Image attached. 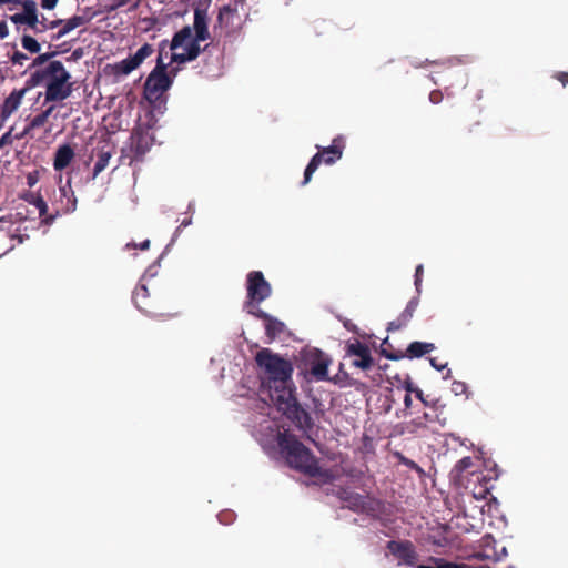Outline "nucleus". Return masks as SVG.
I'll return each instance as SVG.
<instances>
[{
    "mask_svg": "<svg viewBox=\"0 0 568 568\" xmlns=\"http://www.w3.org/2000/svg\"><path fill=\"white\" fill-rule=\"evenodd\" d=\"M255 363L262 372L260 393L267 395L277 410L296 428L303 433L312 430L313 418L296 397V387L292 378L294 372L292 362L270 348H262L255 354Z\"/></svg>",
    "mask_w": 568,
    "mask_h": 568,
    "instance_id": "obj_1",
    "label": "nucleus"
},
{
    "mask_svg": "<svg viewBox=\"0 0 568 568\" xmlns=\"http://www.w3.org/2000/svg\"><path fill=\"white\" fill-rule=\"evenodd\" d=\"M277 445L291 468L310 477L322 474L316 457L295 435L287 430L280 432L277 434Z\"/></svg>",
    "mask_w": 568,
    "mask_h": 568,
    "instance_id": "obj_2",
    "label": "nucleus"
},
{
    "mask_svg": "<svg viewBox=\"0 0 568 568\" xmlns=\"http://www.w3.org/2000/svg\"><path fill=\"white\" fill-rule=\"evenodd\" d=\"M69 78V72L60 61L49 62L44 69L37 70L31 77L36 84L47 83V101H62L71 94Z\"/></svg>",
    "mask_w": 568,
    "mask_h": 568,
    "instance_id": "obj_3",
    "label": "nucleus"
},
{
    "mask_svg": "<svg viewBox=\"0 0 568 568\" xmlns=\"http://www.w3.org/2000/svg\"><path fill=\"white\" fill-rule=\"evenodd\" d=\"M154 135L151 126L138 124L132 129L129 140L121 149L120 162L123 165L136 168L141 164L146 153L154 143Z\"/></svg>",
    "mask_w": 568,
    "mask_h": 568,
    "instance_id": "obj_4",
    "label": "nucleus"
},
{
    "mask_svg": "<svg viewBox=\"0 0 568 568\" xmlns=\"http://www.w3.org/2000/svg\"><path fill=\"white\" fill-rule=\"evenodd\" d=\"M212 3V0H197L194 7V20H193V30L194 38H192V28L190 26L183 27L180 31H178L170 43L171 50H176L186 41H196L197 44L200 42L206 41L211 38L209 31V8Z\"/></svg>",
    "mask_w": 568,
    "mask_h": 568,
    "instance_id": "obj_5",
    "label": "nucleus"
},
{
    "mask_svg": "<svg viewBox=\"0 0 568 568\" xmlns=\"http://www.w3.org/2000/svg\"><path fill=\"white\" fill-rule=\"evenodd\" d=\"M474 466L473 457L466 456L457 462L452 473L455 480L470 489L476 499H486L491 489L490 479L483 471L474 470Z\"/></svg>",
    "mask_w": 568,
    "mask_h": 568,
    "instance_id": "obj_6",
    "label": "nucleus"
},
{
    "mask_svg": "<svg viewBox=\"0 0 568 568\" xmlns=\"http://www.w3.org/2000/svg\"><path fill=\"white\" fill-rule=\"evenodd\" d=\"M71 142H65L55 151L53 158V169L58 173L59 193L62 202L61 211L67 213L71 203Z\"/></svg>",
    "mask_w": 568,
    "mask_h": 568,
    "instance_id": "obj_7",
    "label": "nucleus"
},
{
    "mask_svg": "<svg viewBox=\"0 0 568 568\" xmlns=\"http://www.w3.org/2000/svg\"><path fill=\"white\" fill-rule=\"evenodd\" d=\"M176 69L168 71V64L163 62L162 50L156 60L155 68L151 71L144 83L143 95L150 102L158 101L162 94L172 85V77H175Z\"/></svg>",
    "mask_w": 568,
    "mask_h": 568,
    "instance_id": "obj_8",
    "label": "nucleus"
},
{
    "mask_svg": "<svg viewBox=\"0 0 568 568\" xmlns=\"http://www.w3.org/2000/svg\"><path fill=\"white\" fill-rule=\"evenodd\" d=\"M318 152L313 155L311 161L308 162L305 171H304V180L302 181V185H306L311 179L313 173L318 169L322 163L327 165L334 164L338 161L345 149V140L342 135H338L333 139L332 144L329 146H320L316 145Z\"/></svg>",
    "mask_w": 568,
    "mask_h": 568,
    "instance_id": "obj_9",
    "label": "nucleus"
},
{
    "mask_svg": "<svg viewBox=\"0 0 568 568\" xmlns=\"http://www.w3.org/2000/svg\"><path fill=\"white\" fill-rule=\"evenodd\" d=\"M141 1L142 0H113L111 4L100 6L99 8L90 6L81 8V3H79L78 13L73 14V29L83 26L99 14H110L124 6H130L131 10H135L139 8Z\"/></svg>",
    "mask_w": 568,
    "mask_h": 568,
    "instance_id": "obj_10",
    "label": "nucleus"
},
{
    "mask_svg": "<svg viewBox=\"0 0 568 568\" xmlns=\"http://www.w3.org/2000/svg\"><path fill=\"white\" fill-rule=\"evenodd\" d=\"M246 292L245 307L256 310L260 303L271 296L272 287L261 271H251L246 276Z\"/></svg>",
    "mask_w": 568,
    "mask_h": 568,
    "instance_id": "obj_11",
    "label": "nucleus"
},
{
    "mask_svg": "<svg viewBox=\"0 0 568 568\" xmlns=\"http://www.w3.org/2000/svg\"><path fill=\"white\" fill-rule=\"evenodd\" d=\"M341 499L345 503V507L354 513L375 516L381 510V501L369 495L344 491Z\"/></svg>",
    "mask_w": 568,
    "mask_h": 568,
    "instance_id": "obj_12",
    "label": "nucleus"
},
{
    "mask_svg": "<svg viewBox=\"0 0 568 568\" xmlns=\"http://www.w3.org/2000/svg\"><path fill=\"white\" fill-rule=\"evenodd\" d=\"M306 373L311 375L314 381H329L328 366L331 358L320 349L310 351L305 355Z\"/></svg>",
    "mask_w": 568,
    "mask_h": 568,
    "instance_id": "obj_13",
    "label": "nucleus"
},
{
    "mask_svg": "<svg viewBox=\"0 0 568 568\" xmlns=\"http://www.w3.org/2000/svg\"><path fill=\"white\" fill-rule=\"evenodd\" d=\"M237 18V8L233 4H224L219 9L213 27L215 37H230L234 33V20Z\"/></svg>",
    "mask_w": 568,
    "mask_h": 568,
    "instance_id": "obj_14",
    "label": "nucleus"
},
{
    "mask_svg": "<svg viewBox=\"0 0 568 568\" xmlns=\"http://www.w3.org/2000/svg\"><path fill=\"white\" fill-rule=\"evenodd\" d=\"M387 549L400 562L407 566H415L418 560V554L415 546L409 540H390L387 542Z\"/></svg>",
    "mask_w": 568,
    "mask_h": 568,
    "instance_id": "obj_15",
    "label": "nucleus"
},
{
    "mask_svg": "<svg viewBox=\"0 0 568 568\" xmlns=\"http://www.w3.org/2000/svg\"><path fill=\"white\" fill-rule=\"evenodd\" d=\"M346 354L358 357V359L353 361V366L355 367L365 371L373 366V357L369 347L357 339L346 345Z\"/></svg>",
    "mask_w": 568,
    "mask_h": 568,
    "instance_id": "obj_16",
    "label": "nucleus"
},
{
    "mask_svg": "<svg viewBox=\"0 0 568 568\" xmlns=\"http://www.w3.org/2000/svg\"><path fill=\"white\" fill-rule=\"evenodd\" d=\"M250 314L265 322V334L272 342L285 331V324L261 308L248 310Z\"/></svg>",
    "mask_w": 568,
    "mask_h": 568,
    "instance_id": "obj_17",
    "label": "nucleus"
},
{
    "mask_svg": "<svg viewBox=\"0 0 568 568\" xmlns=\"http://www.w3.org/2000/svg\"><path fill=\"white\" fill-rule=\"evenodd\" d=\"M63 109H69V108L65 104L49 106L45 111H43L40 114L32 118L29 121V123L26 125L23 131L17 135V138L20 139V138H24L27 135L33 136L32 131L34 129L41 128L45 123H48L54 110H63Z\"/></svg>",
    "mask_w": 568,
    "mask_h": 568,
    "instance_id": "obj_18",
    "label": "nucleus"
},
{
    "mask_svg": "<svg viewBox=\"0 0 568 568\" xmlns=\"http://www.w3.org/2000/svg\"><path fill=\"white\" fill-rule=\"evenodd\" d=\"M419 304L418 297H413L404 308V311L392 322L388 323L387 331L394 332L399 331L404 327H406L412 318L414 317V314L417 310V306Z\"/></svg>",
    "mask_w": 568,
    "mask_h": 568,
    "instance_id": "obj_19",
    "label": "nucleus"
},
{
    "mask_svg": "<svg viewBox=\"0 0 568 568\" xmlns=\"http://www.w3.org/2000/svg\"><path fill=\"white\" fill-rule=\"evenodd\" d=\"M150 294L145 285H139L135 287L132 294V300L135 306L149 316H158L159 313L153 310L152 304L149 301Z\"/></svg>",
    "mask_w": 568,
    "mask_h": 568,
    "instance_id": "obj_20",
    "label": "nucleus"
},
{
    "mask_svg": "<svg viewBox=\"0 0 568 568\" xmlns=\"http://www.w3.org/2000/svg\"><path fill=\"white\" fill-rule=\"evenodd\" d=\"M61 23H62V28L54 36H52V40L60 39L63 34L71 31V19L52 20L50 22H48L47 19L39 20V27L37 29H32V31L36 34H38V33L44 32L47 29H54Z\"/></svg>",
    "mask_w": 568,
    "mask_h": 568,
    "instance_id": "obj_21",
    "label": "nucleus"
},
{
    "mask_svg": "<svg viewBox=\"0 0 568 568\" xmlns=\"http://www.w3.org/2000/svg\"><path fill=\"white\" fill-rule=\"evenodd\" d=\"M201 47L196 41H189L184 47V52H173L171 55V62L185 63L195 60L201 53Z\"/></svg>",
    "mask_w": 568,
    "mask_h": 568,
    "instance_id": "obj_22",
    "label": "nucleus"
},
{
    "mask_svg": "<svg viewBox=\"0 0 568 568\" xmlns=\"http://www.w3.org/2000/svg\"><path fill=\"white\" fill-rule=\"evenodd\" d=\"M435 349V345L433 343L427 342H412L408 347L406 348V352L403 353L405 357L413 359V358H419L432 351Z\"/></svg>",
    "mask_w": 568,
    "mask_h": 568,
    "instance_id": "obj_23",
    "label": "nucleus"
},
{
    "mask_svg": "<svg viewBox=\"0 0 568 568\" xmlns=\"http://www.w3.org/2000/svg\"><path fill=\"white\" fill-rule=\"evenodd\" d=\"M112 148L109 144H103L97 150V161L93 166V178L102 172L109 164L111 159Z\"/></svg>",
    "mask_w": 568,
    "mask_h": 568,
    "instance_id": "obj_24",
    "label": "nucleus"
},
{
    "mask_svg": "<svg viewBox=\"0 0 568 568\" xmlns=\"http://www.w3.org/2000/svg\"><path fill=\"white\" fill-rule=\"evenodd\" d=\"M136 68L138 67L132 61L131 57L118 63L106 65V69L110 70V74L114 75L115 78L128 75Z\"/></svg>",
    "mask_w": 568,
    "mask_h": 568,
    "instance_id": "obj_25",
    "label": "nucleus"
},
{
    "mask_svg": "<svg viewBox=\"0 0 568 568\" xmlns=\"http://www.w3.org/2000/svg\"><path fill=\"white\" fill-rule=\"evenodd\" d=\"M12 23L17 26V29L20 30L22 26H26L29 29H37L39 27V19L31 18L22 12L14 13L10 17Z\"/></svg>",
    "mask_w": 568,
    "mask_h": 568,
    "instance_id": "obj_26",
    "label": "nucleus"
},
{
    "mask_svg": "<svg viewBox=\"0 0 568 568\" xmlns=\"http://www.w3.org/2000/svg\"><path fill=\"white\" fill-rule=\"evenodd\" d=\"M14 237L7 230H0V257L13 250Z\"/></svg>",
    "mask_w": 568,
    "mask_h": 568,
    "instance_id": "obj_27",
    "label": "nucleus"
},
{
    "mask_svg": "<svg viewBox=\"0 0 568 568\" xmlns=\"http://www.w3.org/2000/svg\"><path fill=\"white\" fill-rule=\"evenodd\" d=\"M430 561L434 562V566L418 565L417 568H469L465 564H457V562H453V561H447V560H445L443 558L432 557Z\"/></svg>",
    "mask_w": 568,
    "mask_h": 568,
    "instance_id": "obj_28",
    "label": "nucleus"
},
{
    "mask_svg": "<svg viewBox=\"0 0 568 568\" xmlns=\"http://www.w3.org/2000/svg\"><path fill=\"white\" fill-rule=\"evenodd\" d=\"M485 540V549L481 550V551H477L473 555L474 558L476 559H490L494 561V546H490V542H493L494 545L496 544V541L491 538V536H486L484 538Z\"/></svg>",
    "mask_w": 568,
    "mask_h": 568,
    "instance_id": "obj_29",
    "label": "nucleus"
},
{
    "mask_svg": "<svg viewBox=\"0 0 568 568\" xmlns=\"http://www.w3.org/2000/svg\"><path fill=\"white\" fill-rule=\"evenodd\" d=\"M153 47L144 43L132 57V61L139 68L141 63L153 53Z\"/></svg>",
    "mask_w": 568,
    "mask_h": 568,
    "instance_id": "obj_30",
    "label": "nucleus"
},
{
    "mask_svg": "<svg viewBox=\"0 0 568 568\" xmlns=\"http://www.w3.org/2000/svg\"><path fill=\"white\" fill-rule=\"evenodd\" d=\"M21 94L12 92L4 101L2 113L3 115L12 113L20 104Z\"/></svg>",
    "mask_w": 568,
    "mask_h": 568,
    "instance_id": "obj_31",
    "label": "nucleus"
},
{
    "mask_svg": "<svg viewBox=\"0 0 568 568\" xmlns=\"http://www.w3.org/2000/svg\"><path fill=\"white\" fill-rule=\"evenodd\" d=\"M21 45L30 53H38L41 49L40 43L31 36L23 34L21 38Z\"/></svg>",
    "mask_w": 568,
    "mask_h": 568,
    "instance_id": "obj_32",
    "label": "nucleus"
},
{
    "mask_svg": "<svg viewBox=\"0 0 568 568\" xmlns=\"http://www.w3.org/2000/svg\"><path fill=\"white\" fill-rule=\"evenodd\" d=\"M69 109H63V110H54L51 118H53V121H51V125H50V131L51 130H54L57 129L58 131H62L64 129L63 125H60V119H65L69 114V111L71 110L70 106H68Z\"/></svg>",
    "mask_w": 568,
    "mask_h": 568,
    "instance_id": "obj_33",
    "label": "nucleus"
},
{
    "mask_svg": "<svg viewBox=\"0 0 568 568\" xmlns=\"http://www.w3.org/2000/svg\"><path fill=\"white\" fill-rule=\"evenodd\" d=\"M386 344H387V339H385L382 344L381 354L383 356H385L386 358L392 359V361H398V359H402L405 357V355L400 351H389V349L385 348L384 345H386Z\"/></svg>",
    "mask_w": 568,
    "mask_h": 568,
    "instance_id": "obj_34",
    "label": "nucleus"
},
{
    "mask_svg": "<svg viewBox=\"0 0 568 568\" xmlns=\"http://www.w3.org/2000/svg\"><path fill=\"white\" fill-rule=\"evenodd\" d=\"M398 459H399V463L404 466H406L407 468L412 469V470H415L416 473H418L420 476L424 475V470L423 468L417 464L415 463L414 460L405 457L404 455H398Z\"/></svg>",
    "mask_w": 568,
    "mask_h": 568,
    "instance_id": "obj_35",
    "label": "nucleus"
},
{
    "mask_svg": "<svg viewBox=\"0 0 568 568\" xmlns=\"http://www.w3.org/2000/svg\"><path fill=\"white\" fill-rule=\"evenodd\" d=\"M22 4L23 11L22 13L31 17V18H38L37 14V4L33 0H24L20 2Z\"/></svg>",
    "mask_w": 568,
    "mask_h": 568,
    "instance_id": "obj_36",
    "label": "nucleus"
},
{
    "mask_svg": "<svg viewBox=\"0 0 568 568\" xmlns=\"http://www.w3.org/2000/svg\"><path fill=\"white\" fill-rule=\"evenodd\" d=\"M57 54V52H50V53H43V54H40L38 55L31 67H38V65H42L44 64L45 62H48L51 58H53L54 55Z\"/></svg>",
    "mask_w": 568,
    "mask_h": 568,
    "instance_id": "obj_37",
    "label": "nucleus"
},
{
    "mask_svg": "<svg viewBox=\"0 0 568 568\" xmlns=\"http://www.w3.org/2000/svg\"><path fill=\"white\" fill-rule=\"evenodd\" d=\"M28 60V55L23 52H20V51H14L12 57H11V62L13 64H19V65H23V62Z\"/></svg>",
    "mask_w": 568,
    "mask_h": 568,
    "instance_id": "obj_38",
    "label": "nucleus"
},
{
    "mask_svg": "<svg viewBox=\"0 0 568 568\" xmlns=\"http://www.w3.org/2000/svg\"><path fill=\"white\" fill-rule=\"evenodd\" d=\"M507 555L508 551L505 546H503L499 550L494 546V562L503 560L505 557H507Z\"/></svg>",
    "mask_w": 568,
    "mask_h": 568,
    "instance_id": "obj_39",
    "label": "nucleus"
},
{
    "mask_svg": "<svg viewBox=\"0 0 568 568\" xmlns=\"http://www.w3.org/2000/svg\"><path fill=\"white\" fill-rule=\"evenodd\" d=\"M443 92L440 90H433L430 93H429V101L433 103V104H438L443 101Z\"/></svg>",
    "mask_w": 568,
    "mask_h": 568,
    "instance_id": "obj_40",
    "label": "nucleus"
},
{
    "mask_svg": "<svg viewBox=\"0 0 568 568\" xmlns=\"http://www.w3.org/2000/svg\"><path fill=\"white\" fill-rule=\"evenodd\" d=\"M423 273H424V267L422 264H419L415 271V286L418 292H419V286L422 284Z\"/></svg>",
    "mask_w": 568,
    "mask_h": 568,
    "instance_id": "obj_41",
    "label": "nucleus"
},
{
    "mask_svg": "<svg viewBox=\"0 0 568 568\" xmlns=\"http://www.w3.org/2000/svg\"><path fill=\"white\" fill-rule=\"evenodd\" d=\"M126 248H140L142 251L148 250L150 247V240H144L140 244H136L134 242L128 243L125 245Z\"/></svg>",
    "mask_w": 568,
    "mask_h": 568,
    "instance_id": "obj_42",
    "label": "nucleus"
},
{
    "mask_svg": "<svg viewBox=\"0 0 568 568\" xmlns=\"http://www.w3.org/2000/svg\"><path fill=\"white\" fill-rule=\"evenodd\" d=\"M554 78L558 80L564 87L568 84V72L566 71L556 72Z\"/></svg>",
    "mask_w": 568,
    "mask_h": 568,
    "instance_id": "obj_43",
    "label": "nucleus"
},
{
    "mask_svg": "<svg viewBox=\"0 0 568 568\" xmlns=\"http://www.w3.org/2000/svg\"><path fill=\"white\" fill-rule=\"evenodd\" d=\"M11 143H12L11 132H7L0 138V149H2L6 144H11Z\"/></svg>",
    "mask_w": 568,
    "mask_h": 568,
    "instance_id": "obj_44",
    "label": "nucleus"
},
{
    "mask_svg": "<svg viewBox=\"0 0 568 568\" xmlns=\"http://www.w3.org/2000/svg\"><path fill=\"white\" fill-rule=\"evenodd\" d=\"M429 362H430V365H432L435 369H437V371H443V369L447 366V364H446V363H444V364H443V363H438V362H437V358H430V359H429Z\"/></svg>",
    "mask_w": 568,
    "mask_h": 568,
    "instance_id": "obj_45",
    "label": "nucleus"
},
{
    "mask_svg": "<svg viewBox=\"0 0 568 568\" xmlns=\"http://www.w3.org/2000/svg\"><path fill=\"white\" fill-rule=\"evenodd\" d=\"M466 389V384L463 382H455L454 383V390L456 394L464 393Z\"/></svg>",
    "mask_w": 568,
    "mask_h": 568,
    "instance_id": "obj_46",
    "label": "nucleus"
},
{
    "mask_svg": "<svg viewBox=\"0 0 568 568\" xmlns=\"http://www.w3.org/2000/svg\"><path fill=\"white\" fill-rule=\"evenodd\" d=\"M58 0H41V6L44 9H53Z\"/></svg>",
    "mask_w": 568,
    "mask_h": 568,
    "instance_id": "obj_47",
    "label": "nucleus"
},
{
    "mask_svg": "<svg viewBox=\"0 0 568 568\" xmlns=\"http://www.w3.org/2000/svg\"><path fill=\"white\" fill-rule=\"evenodd\" d=\"M404 388L405 390L407 392V394H410V393H415L416 388L413 384V382L408 378L406 382H405V385H404Z\"/></svg>",
    "mask_w": 568,
    "mask_h": 568,
    "instance_id": "obj_48",
    "label": "nucleus"
},
{
    "mask_svg": "<svg viewBox=\"0 0 568 568\" xmlns=\"http://www.w3.org/2000/svg\"><path fill=\"white\" fill-rule=\"evenodd\" d=\"M8 36V28L4 21H0V39H4Z\"/></svg>",
    "mask_w": 568,
    "mask_h": 568,
    "instance_id": "obj_49",
    "label": "nucleus"
},
{
    "mask_svg": "<svg viewBox=\"0 0 568 568\" xmlns=\"http://www.w3.org/2000/svg\"><path fill=\"white\" fill-rule=\"evenodd\" d=\"M414 394H415V396H416V397H417V398H418V399H419V400H420L425 406H427V405H428V402L425 399V397H424V393H423V390H422V389L416 388V390H415V393H414Z\"/></svg>",
    "mask_w": 568,
    "mask_h": 568,
    "instance_id": "obj_50",
    "label": "nucleus"
},
{
    "mask_svg": "<svg viewBox=\"0 0 568 568\" xmlns=\"http://www.w3.org/2000/svg\"><path fill=\"white\" fill-rule=\"evenodd\" d=\"M83 55V50L81 48L73 50V61L80 59Z\"/></svg>",
    "mask_w": 568,
    "mask_h": 568,
    "instance_id": "obj_51",
    "label": "nucleus"
},
{
    "mask_svg": "<svg viewBox=\"0 0 568 568\" xmlns=\"http://www.w3.org/2000/svg\"><path fill=\"white\" fill-rule=\"evenodd\" d=\"M404 406L405 408H409L412 406V397L410 394H406L404 397Z\"/></svg>",
    "mask_w": 568,
    "mask_h": 568,
    "instance_id": "obj_52",
    "label": "nucleus"
},
{
    "mask_svg": "<svg viewBox=\"0 0 568 568\" xmlns=\"http://www.w3.org/2000/svg\"><path fill=\"white\" fill-rule=\"evenodd\" d=\"M413 425L417 426V427H425V423L423 420V418L418 417L417 419H414L412 422Z\"/></svg>",
    "mask_w": 568,
    "mask_h": 568,
    "instance_id": "obj_53",
    "label": "nucleus"
},
{
    "mask_svg": "<svg viewBox=\"0 0 568 568\" xmlns=\"http://www.w3.org/2000/svg\"><path fill=\"white\" fill-rule=\"evenodd\" d=\"M38 207H39V210H40V214H41V215H42V214L44 213V211L47 210V205H45V203H44L42 200H40V201H39Z\"/></svg>",
    "mask_w": 568,
    "mask_h": 568,
    "instance_id": "obj_54",
    "label": "nucleus"
},
{
    "mask_svg": "<svg viewBox=\"0 0 568 568\" xmlns=\"http://www.w3.org/2000/svg\"><path fill=\"white\" fill-rule=\"evenodd\" d=\"M21 0H0V6L1 4H6V3H13V4H18L20 3Z\"/></svg>",
    "mask_w": 568,
    "mask_h": 568,
    "instance_id": "obj_55",
    "label": "nucleus"
},
{
    "mask_svg": "<svg viewBox=\"0 0 568 568\" xmlns=\"http://www.w3.org/2000/svg\"><path fill=\"white\" fill-rule=\"evenodd\" d=\"M72 203H73V210H74L75 209V204H77V199L75 197H73Z\"/></svg>",
    "mask_w": 568,
    "mask_h": 568,
    "instance_id": "obj_56",
    "label": "nucleus"
},
{
    "mask_svg": "<svg viewBox=\"0 0 568 568\" xmlns=\"http://www.w3.org/2000/svg\"><path fill=\"white\" fill-rule=\"evenodd\" d=\"M422 418H423V420H424V419H425V420H427V419H428V414H427V413H425V414H424V416H423Z\"/></svg>",
    "mask_w": 568,
    "mask_h": 568,
    "instance_id": "obj_57",
    "label": "nucleus"
},
{
    "mask_svg": "<svg viewBox=\"0 0 568 568\" xmlns=\"http://www.w3.org/2000/svg\"><path fill=\"white\" fill-rule=\"evenodd\" d=\"M476 568H491V567H489L488 565H483V566H478Z\"/></svg>",
    "mask_w": 568,
    "mask_h": 568,
    "instance_id": "obj_58",
    "label": "nucleus"
},
{
    "mask_svg": "<svg viewBox=\"0 0 568 568\" xmlns=\"http://www.w3.org/2000/svg\"><path fill=\"white\" fill-rule=\"evenodd\" d=\"M344 326L347 328V329H351V324L348 323H345Z\"/></svg>",
    "mask_w": 568,
    "mask_h": 568,
    "instance_id": "obj_59",
    "label": "nucleus"
},
{
    "mask_svg": "<svg viewBox=\"0 0 568 568\" xmlns=\"http://www.w3.org/2000/svg\"><path fill=\"white\" fill-rule=\"evenodd\" d=\"M87 0H81V3H84Z\"/></svg>",
    "mask_w": 568,
    "mask_h": 568,
    "instance_id": "obj_60",
    "label": "nucleus"
}]
</instances>
